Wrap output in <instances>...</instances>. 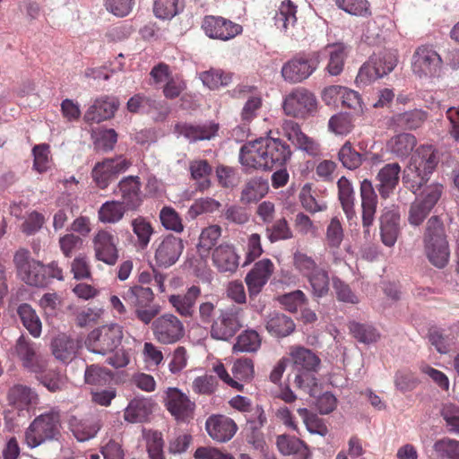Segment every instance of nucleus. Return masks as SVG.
Wrapping results in <instances>:
<instances>
[{
    "label": "nucleus",
    "instance_id": "obj_1",
    "mask_svg": "<svg viewBox=\"0 0 459 459\" xmlns=\"http://www.w3.org/2000/svg\"><path fill=\"white\" fill-rule=\"evenodd\" d=\"M291 156L288 144L278 138H259L240 148L239 161L247 168L272 170L281 168Z\"/></svg>",
    "mask_w": 459,
    "mask_h": 459
},
{
    "label": "nucleus",
    "instance_id": "obj_2",
    "mask_svg": "<svg viewBox=\"0 0 459 459\" xmlns=\"http://www.w3.org/2000/svg\"><path fill=\"white\" fill-rule=\"evenodd\" d=\"M290 355L293 362L295 387L312 397L317 396L320 389L315 374L320 368L321 360L318 356L303 347L293 348Z\"/></svg>",
    "mask_w": 459,
    "mask_h": 459
},
{
    "label": "nucleus",
    "instance_id": "obj_3",
    "mask_svg": "<svg viewBox=\"0 0 459 459\" xmlns=\"http://www.w3.org/2000/svg\"><path fill=\"white\" fill-rule=\"evenodd\" d=\"M439 158L432 145H420L412 154L403 176L404 184L413 194L426 184L435 170Z\"/></svg>",
    "mask_w": 459,
    "mask_h": 459
},
{
    "label": "nucleus",
    "instance_id": "obj_4",
    "mask_svg": "<svg viewBox=\"0 0 459 459\" xmlns=\"http://www.w3.org/2000/svg\"><path fill=\"white\" fill-rule=\"evenodd\" d=\"M424 244L429 262L436 267H445L448 262L449 250L443 223L437 216H432L427 222Z\"/></svg>",
    "mask_w": 459,
    "mask_h": 459
},
{
    "label": "nucleus",
    "instance_id": "obj_5",
    "mask_svg": "<svg viewBox=\"0 0 459 459\" xmlns=\"http://www.w3.org/2000/svg\"><path fill=\"white\" fill-rule=\"evenodd\" d=\"M123 338L122 327L117 324L102 325L92 330L87 336L85 345L95 354H111L120 345Z\"/></svg>",
    "mask_w": 459,
    "mask_h": 459
},
{
    "label": "nucleus",
    "instance_id": "obj_6",
    "mask_svg": "<svg viewBox=\"0 0 459 459\" xmlns=\"http://www.w3.org/2000/svg\"><path fill=\"white\" fill-rule=\"evenodd\" d=\"M316 107V96L303 87L294 88L283 97L282 100L284 114L296 118H306L313 115Z\"/></svg>",
    "mask_w": 459,
    "mask_h": 459
},
{
    "label": "nucleus",
    "instance_id": "obj_7",
    "mask_svg": "<svg viewBox=\"0 0 459 459\" xmlns=\"http://www.w3.org/2000/svg\"><path fill=\"white\" fill-rule=\"evenodd\" d=\"M59 433V417L56 413L38 416L25 432V442L30 448L54 439Z\"/></svg>",
    "mask_w": 459,
    "mask_h": 459
},
{
    "label": "nucleus",
    "instance_id": "obj_8",
    "mask_svg": "<svg viewBox=\"0 0 459 459\" xmlns=\"http://www.w3.org/2000/svg\"><path fill=\"white\" fill-rule=\"evenodd\" d=\"M397 63L396 56L391 52L374 54L359 69L356 83L368 85L375 80L391 73Z\"/></svg>",
    "mask_w": 459,
    "mask_h": 459
},
{
    "label": "nucleus",
    "instance_id": "obj_9",
    "mask_svg": "<svg viewBox=\"0 0 459 459\" xmlns=\"http://www.w3.org/2000/svg\"><path fill=\"white\" fill-rule=\"evenodd\" d=\"M242 313V308L234 306L221 309L212 323L211 337L218 341H230L243 326Z\"/></svg>",
    "mask_w": 459,
    "mask_h": 459
},
{
    "label": "nucleus",
    "instance_id": "obj_10",
    "mask_svg": "<svg viewBox=\"0 0 459 459\" xmlns=\"http://www.w3.org/2000/svg\"><path fill=\"white\" fill-rule=\"evenodd\" d=\"M228 94L232 99L246 100L239 114L243 124H250L260 115L263 108V98L255 86L239 83L232 90L228 91Z\"/></svg>",
    "mask_w": 459,
    "mask_h": 459
},
{
    "label": "nucleus",
    "instance_id": "obj_11",
    "mask_svg": "<svg viewBox=\"0 0 459 459\" xmlns=\"http://www.w3.org/2000/svg\"><path fill=\"white\" fill-rule=\"evenodd\" d=\"M154 339L161 344H174L179 342L186 333L183 322L172 313L157 316L152 324Z\"/></svg>",
    "mask_w": 459,
    "mask_h": 459
},
{
    "label": "nucleus",
    "instance_id": "obj_12",
    "mask_svg": "<svg viewBox=\"0 0 459 459\" xmlns=\"http://www.w3.org/2000/svg\"><path fill=\"white\" fill-rule=\"evenodd\" d=\"M411 68L417 76L430 78L438 76L442 69V58L432 48H418L411 59Z\"/></svg>",
    "mask_w": 459,
    "mask_h": 459
},
{
    "label": "nucleus",
    "instance_id": "obj_13",
    "mask_svg": "<svg viewBox=\"0 0 459 459\" xmlns=\"http://www.w3.org/2000/svg\"><path fill=\"white\" fill-rule=\"evenodd\" d=\"M152 247L157 265L168 268L179 259L184 250V244L180 238L169 234L156 239Z\"/></svg>",
    "mask_w": 459,
    "mask_h": 459
},
{
    "label": "nucleus",
    "instance_id": "obj_14",
    "mask_svg": "<svg viewBox=\"0 0 459 459\" xmlns=\"http://www.w3.org/2000/svg\"><path fill=\"white\" fill-rule=\"evenodd\" d=\"M14 263L20 276L27 284L35 287H44L48 284L45 265L39 261L30 259L28 251L22 249L16 252Z\"/></svg>",
    "mask_w": 459,
    "mask_h": 459
},
{
    "label": "nucleus",
    "instance_id": "obj_15",
    "mask_svg": "<svg viewBox=\"0 0 459 459\" xmlns=\"http://www.w3.org/2000/svg\"><path fill=\"white\" fill-rule=\"evenodd\" d=\"M131 166V162L122 156L115 159H106L96 163L91 177L96 186L105 189L120 173L125 172Z\"/></svg>",
    "mask_w": 459,
    "mask_h": 459
},
{
    "label": "nucleus",
    "instance_id": "obj_16",
    "mask_svg": "<svg viewBox=\"0 0 459 459\" xmlns=\"http://www.w3.org/2000/svg\"><path fill=\"white\" fill-rule=\"evenodd\" d=\"M118 238L111 231L100 230L92 238L94 256L108 265H115L118 260Z\"/></svg>",
    "mask_w": 459,
    "mask_h": 459
},
{
    "label": "nucleus",
    "instance_id": "obj_17",
    "mask_svg": "<svg viewBox=\"0 0 459 459\" xmlns=\"http://www.w3.org/2000/svg\"><path fill=\"white\" fill-rule=\"evenodd\" d=\"M202 29L211 39L230 40L239 35L242 26L221 16L208 15L204 18Z\"/></svg>",
    "mask_w": 459,
    "mask_h": 459
},
{
    "label": "nucleus",
    "instance_id": "obj_18",
    "mask_svg": "<svg viewBox=\"0 0 459 459\" xmlns=\"http://www.w3.org/2000/svg\"><path fill=\"white\" fill-rule=\"evenodd\" d=\"M318 63L317 57L295 56L283 65L281 75L286 82H301L316 71Z\"/></svg>",
    "mask_w": 459,
    "mask_h": 459
},
{
    "label": "nucleus",
    "instance_id": "obj_19",
    "mask_svg": "<svg viewBox=\"0 0 459 459\" xmlns=\"http://www.w3.org/2000/svg\"><path fill=\"white\" fill-rule=\"evenodd\" d=\"M37 344L22 334L16 341L15 352L22 366L33 373L42 372L47 367V359L37 352Z\"/></svg>",
    "mask_w": 459,
    "mask_h": 459
},
{
    "label": "nucleus",
    "instance_id": "obj_20",
    "mask_svg": "<svg viewBox=\"0 0 459 459\" xmlns=\"http://www.w3.org/2000/svg\"><path fill=\"white\" fill-rule=\"evenodd\" d=\"M274 272L273 263L264 258L256 262L245 278L250 298L261 292Z\"/></svg>",
    "mask_w": 459,
    "mask_h": 459
},
{
    "label": "nucleus",
    "instance_id": "obj_21",
    "mask_svg": "<svg viewBox=\"0 0 459 459\" xmlns=\"http://www.w3.org/2000/svg\"><path fill=\"white\" fill-rule=\"evenodd\" d=\"M208 435L215 441L225 443L230 440L238 430L235 421L225 415L215 414L208 417L205 422Z\"/></svg>",
    "mask_w": 459,
    "mask_h": 459
},
{
    "label": "nucleus",
    "instance_id": "obj_22",
    "mask_svg": "<svg viewBox=\"0 0 459 459\" xmlns=\"http://www.w3.org/2000/svg\"><path fill=\"white\" fill-rule=\"evenodd\" d=\"M7 400L19 414L24 415L38 404L39 395L31 387L17 384L9 389Z\"/></svg>",
    "mask_w": 459,
    "mask_h": 459
},
{
    "label": "nucleus",
    "instance_id": "obj_23",
    "mask_svg": "<svg viewBox=\"0 0 459 459\" xmlns=\"http://www.w3.org/2000/svg\"><path fill=\"white\" fill-rule=\"evenodd\" d=\"M218 125L212 122L204 124L178 123L175 126L177 137H184L190 143L210 140L215 136Z\"/></svg>",
    "mask_w": 459,
    "mask_h": 459
},
{
    "label": "nucleus",
    "instance_id": "obj_24",
    "mask_svg": "<svg viewBox=\"0 0 459 459\" xmlns=\"http://www.w3.org/2000/svg\"><path fill=\"white\" fill-rule=\"evenodd\" d=\"M400 231V212L394 206L385 207L380 217L381 240L386 247L396 243Z\"/></svg>",
    "mask_w": 459,
    "mask_h": 459
},
{
    "label": "nucleus",
    "instance_id": "obj_25",
    "mask_svg": "<svg viewBox=\"0 0 459 459\" xmlns=\"http://www.w3.org/2000/svg\"><path fill=\"white\" fill-rule=\"evenodd\" d=\"M165 405L168 411L180 420L187 419L195 408V403L178 388H169L166 393Z\"/></svg>",
    "mask_w": 459,
    "mask_h": 459
},
{
    "label": "nucleus",
    "instance_id": "obj_26",
    "mask_svg": "<svg viewBox=\"0 0 459 459\" xmlns=\"http://www.w3.org/2000/svg\"><path fill=\"white\" fill-rule=\"evenodd\" d=\"M282 132L299 149L306 152L309 155H316L319 152V145L313 139L307 136L300 129L298 123L293 120H284L282 123Z\"/></svg>",
    "mask_w": 459,
    "mask_h": 459
},
{
    "label": "nucleus",
    "instance_id": "obj_27",
    "mask_svg": "<svg viewBox=\"0 0 459 459\" xmlns=\"http://www.w3.org/2000/svg\"><path fill=\"white\" fill-rule=\"evenodd\" d=\"M118 194L121 201L127 209L136 210L143 202L141 192V182L137 176L123 178L117 185Z\"/></svg>",
    "mask_w": 459,
    "mask_h": 459
},
{
    "label": "nucleus",
    "instance_id": "obj_28",
    "mask_svg": "<svg viewBox=\"0 0 459 459\" xmlns=\"http://www.w3.org/2000/svg\"><path fill=\"white\" fill-rule=\"evenodd\" d=\"M118 100L114 97L97 99L84 114L86 122L100 123L112 117L118 108Z\"/></svg>",
    "mask_w": 459,
    "mask_h": 459
},
{
    "label": "nucleus",
    "instance_id": "obj_29",
    "mask_svg": "<svg viewBox=\"0 0 459 459\" xmlns=\"http://www.w3.org/2000/svg\"><path fill=\"white\" fill-rule=\"evenodd\" d=\"M337 195L348 221H356L358 217L355 209V191L351 181L346 177H342L337 181Z\"/></svg>",
    "mask_w": 459,
    "mask_h": 459
},
{
    "label": "nucleus",
    "instance_id": "obj_30",
    "mask_svg": "<svg viewBox=\"0 0 459 459\" xmlns=\"http://www.w3.org/2000/svg\"><path fill=\"white\" fill-rule=\"evenodd\" d=\"M200 294V288L194 285L183 294L170 295L169 302L181 316L192 317L195 312V303Z\"/></svg>",
    "mask_w": 459,
    "mask_h": 459
},
{
    "label": "nucleus",
    "instance_id": "obj_31",
    "mask_svg": "<svg viewBox=\"0 0 459 459\" xmlns=\"http://www.w3.org/2000/svg\"><path fill=\"white\" fill-rule=\"evenodd\" d=\"M401 167L398 163L385 165L377 173V191L382 198H387L399 183Z\"/></svg>",
    "mask_w": 459,
    "mask_h": 459
},
{
    "label": "nucleus",
    "instance_id": "obj_32",
    "mask_svg": "<svg viewBox=\"0 0 459 459\" xmlns=\"http://www.w3.org/2000/svg\"><path fill=\"white\" fill-rule=\"evenodd\" d=\"M238 259L231 245H220L212 252V263L221 273H234L238 267Z\"/></svg>",
    "mask_w": 459,
    "mask_h": 459
},
{
    "label": "nucleus",
    "instance_id": "obj_33",
    "mask_svg": "<svg viewBox=\"0 0 459 459\" xmlns=\"http://www.w3.org/2000/svg\"><path fill=\"white\" fill-rule=\"evenodd\" d=\"M297 5L290 0L281 3L273 17L274 25L288 36H292V29L297 22Z\"/></svg>",
    "mask_w": 459,
    "mask_h": 459
},
{
    "label": "nucleus",
    "instance_id": "obj_34",
    "mask_svg": "<svg viewBox=\"0 0 459 459\" xmlns=\"http://www.w3.org/2000/svg\"><path fill=\"white\" fill-rule=\"evenodd\" d=\"M153 403L143 396H136L130 401L125 410L124 418L130 423H141L148 420L152 411Z\"/></svg>",
    "mask_w": 459,
    "mask_h": 459
},
{
    "label": "nucleus",
    "instance_id": "obj_35",
    "mask_svg": "<svg viewBox=\"0 0 459 459\" xmlns=\"http://www.w3.org/2000/svg\"><path fill=\"white\" fill-rule=\"evenodd\" d=\"M361 217H364L366 222L371 218H375L377 206V195L373 184L368 179H364L359 187Z\"/></svg>",
    "mask_w": 459,
    "mask_h": 459
},
{
    "label": "nucleus",
    "instance_id": "obj_36",
    "mask_svg": "<svg viewBox=\"0 0 459 459\" xmlns=\"http://www.w3.org/2000/svg\"><path fill=\"white\" fill-rule=\"evenodd\" d=\"M324 51L328 56L326 71L330 75H339L344 67V62L349 53L348 47L343 43H336L326 46Z\"/></svg>",
    "mask_w": 459,
    "mask_h": 459
},
{
    "label": "nucleus",
    "instance_id": "obj_37",
    "mask_svg": "<svg viewBox=\"0 0 459 459\" xmlns=\"http://www.w3.org/2000/svg\"><path fill=\"white\" fill-rule=\"evenodd\" d=\"M17 316L29 333L39 338L42 332V323L36 310L28 303H22L16 308Z\"/></svg>",
    "mask_w": 459,
    "mask_h": 459
},
{
    "label": "nucleus",
    "instance_id": "obj_38",
    "mask_svg": "<svg viewBox=\"0 0 459 459\" xmlns=\"http://www.w3.org/2000/svg\"><path fill=\"white\" fill-rule=\"evenodd\" d=\"M266 330L274 336L284 337L295 329V324L290 317L279 312H272L265 321Z\"/></svg>",
    "mask_w": 459,
    "mask_h": 459
},
{
    "label": "nucleus",
    "instance_id": "obj_39",
    "mask_svg": "<svg viewBox=\"0 0 459 459\" xmlns=\"http://www.w3.org/2000/svg\"><path fill=\"white\" fill-rule=\"evenodd\" d=\"M51 346L53 355L64 363L72 361L78 350L77 342L65 334L57 335L53 340Z\"/></svg>",
    "mask_w": 459,
    "mask_h": 459
},
{
    "label": "nucleus",
    "instance_id": "obj_40",
    "mask_svg": "<svg viewBox=\"0 0 459 459\" xmlns=\"http://www.w3.org/2000/svg\"><path fill=\"white\" fill-rule=\"evenodd\" d=\"M127 206L120 201H107L98 211V219L102 223L115 224L120 221L126 211Z\"/></svg>",
    "mask_w": 459,
    "mask_h": 459
},
{
    "label": "nucleus",
    "instance_id": "obj_41",
    "mask_svg": "<svg viewBox=\"0 0 459 459\" xmlns=\"http://www.w3.org/2000/svg\"><path fill=\"white\" fill-rule=\"evenodd\" d=\"M125 301L134 308L145 307L153 301V292L149 287L134 285L123 292Z\"/></svg>",
    "mask_w": 459,
    "mask_h": 459
},
{
    "label": "nucleus",
    "instance_id": "obj_42",
    "mask_svg": "<svg viewBox=\"0 0 459 459\" xmlns=\"http://www.w3.org/2000/svg\"><path fill=\"white\" fill-rule=\"evenodd\" d=\"M417 140L411 134H400L392 137L388 143V150L399 158H406L416 146Z\"/></svg>",
    "mask_w": 459,
    "mask_h": 459
},
{
    "label": "nucleus",
    "instance_id": "obj_43",
    "mask_svg": "<svg viewBox=\"0 0 459 459\" xmlns=\"http://www.w3.org/2000/svg\"><path fill=\"white\" fill-rule=\"evenodd\" d=\"M232 73L214 68L202 72L199 74V78L204 85L210 90H217L220 87L228 86L232 82Z\"/></svg>",
    "mask_w": 459,
    "mask_h": 459
},
{
    "label": "nucleus",
    "instance_id": "obj_44",
    "mask_svg": "<svg viewBox=\"0 0 459 459\" xmlns=\"http://www.w3.org/2000/svg\"><path fill=\"white\" fill-rule=\"evenodd\" d=\"M268 192V184L265 180L255 178L250 179L244 186L240 200L242 203L250 204L264 197Z\"/></svg>",
    "mask_w": 459,
    "mask_h": 459
},
{
    "label": "nucleus",
    "instance_id": "obj_45",
    "mask_svg": "<svg viewBox=\"0 0 459 459\" xmlns=\"http://www.w3.org/2000/svg\"><path fill=\"white\" fill-rule=\"evenodd\" d=\"M131 227L137 238L136 247L142 250L147 248L154 232L151 222L145 218L138 216L132 220Z\"/></svg>",
    "mask_w": 459,
    "mask_h": 459
},
{
    "label": "nucleus",
    "instance_id": "obj_46",
    "mask_svg": "<svg viewBox=\"0 0 459 459\" xmlns=\"http://www.w3.org/2000/svg\"><path fill=\"white\" fill-rule=\"evenodd\" d=\"M307 280L315 298L320 299L327 295L329 291V273L325 269L316 270Z\"/></svg>",
    "mask_w": 459,
    "mask_h": 459
},
{
    "label": "nucleus",
    "instance_id": "obj_47",
    "mask_svg": "<svg viewBox=\"0 0 459 459\" xmlns=\"http://www.w3.org/2000/svg\"><path fill=\"white\" fill-rule=\"evenodd\" d=\"M427 118V114L421 109H413L394 116V122L404 129H416L420 127Z\"/></svg>",
    "mask_w": 459,
    "mask_h": 459
},
{
    "label": "nucleus",
    "instance_id": "obj_48",
    "mask_svg": "<svg viewBox=\"0 0 459 459\" xmlns=\"http://www.w3.org/2000/svg\"><path fill=\"white\" fill-rule=\"evenodd\" d=\"M260 335L256 331L249 329L238 336L233 351L235 352H255L260 348Z\"/></svg>",
    "mask_w": 459,
    "mask_h": 459
},
{
    "label": "nucleus",
    "instance_id": "obj_49",
    "mask_svg": "<svg viewBox=\"0 0 459 459\" xmlns=\"http://www.w3.org/2000/svg\"><path fill=\"white\" fill-rule=\"evenodd\" d=\"M71 426L74 436L80 442L94 437L100 429L98 420L94 419L75 421Z\"/></svg>",
    "mask_w": 459,
    "mask_h": 459
},
{
    "label": "nucleus",
    "instance_id": "obj_50",
    "mask_svg": "<svg viewBox=\"0 0 459 459\" xmlns=\"http://www.w3.org/2000/svg\"><path fill=\"white\" fill-rule=\"evenodd\" d=\"M443 186L440 184L432 183L423 186L416 192V200L430 211L436 205L441 196Z\"/></svg>",
    "mask_w": 459,
    "mask_h": 459
},
{
    "label": "nucleus",
    "instance_id": "obj_51",
    "mask_svg": "<svg viewBox=\"0 0 459 459\" xmlns=\"http://www.w3.org/2000/svg\"><path fill=\"white\" fill-rule=\"evenodd\" d=\"M265 235L271 243L290 239L293 237L292 230L284 218L279 219L271 225H268L265 229Z\"/></svg>",
    "mask_w": 459,
    "mask_h": 459
},
{
    "label": "nucleus",
    "instance_id": "obj_52",
    "mask_svg": "<svg viewBox=\"0 0 459 459\" xmlns=\"http://www.w3.org/2000/svg\"><path fill=\"white\" fill-rule=\"evenodd\" d=\"M46 368L42 372L37 373L39 382L50 392L63 390L66 385V377L58 371Z\"/></svg>",
    "mask_w": 459,
    "mask_h": 459
},
{
    "label": "nucleus",
    "instance_id": "obj_53",
    "mask_svg": "<svg viewBox=\"0 0 459 459\" xmlns=\"http://www.w3.org/2000/svg\"><path fill=\"white\" fill-rule=\"evenodd\" d=\"M299 200L305 210L315 213L326 209V204L323 200L316 199V193L312 191L310 184H306L300 190Z\"/></svg>",
    "mask_w": 459,
    "mask_h": 459
},
{
    "label": "nucleus",
    "instance_id": "obj_54",
    "mask_svg": "<svg viewBox=\"0 0 459 459\" xmlns=\"http://www.w3.org/2000/svg\"><path fill=\"white\" fill-rule=\"evenodd\" d=\"M85 383L95 386H104L112 379V374L109 370L92 364L88 366L84 373Z\"/></svg>",
    "mask_w": 459,
    "mask_h": 459
},
{
    "label": "nucleus",
    "instance_id": "obj_55",
    "mask_svg": "<svg viewBox=\"0 0 459 459\" xmlns=\"http://www.w3.org/2000/svg\"><path fill=\"white\" fill-rule=\"evenodd\" d=\"M349 328L353 337L365 344L376 342L380 337L376 328L369 325L352 322Z\"/></svg>",
    "mask_w": 459,
    "mask_h": 459
},
{
    "label": "nucleus",
    "instance_id": "obj_56",
    "mask_svg": "<svg viewBox=\"0 0 459 459\" xmlns=\"http://www.w3.org/2000/svg\"><path fill=\"white\" fill-rule=\"evenodd\" d=\"M338 159L348 169H355L363 162V154L353 149L350 142H346L338 152Z\"/></svg>",
    "mask_w": 459,
    "mask_h": 459
},
{
    "label": "nucleus",
    "instance_id": "obj_57",
    "mask_svg": "<svg viewBox=\"0 0 459 459\" xmlns=\"http://www.w3.org/2000/svg\"><path fill=\"white\" fill-rule=\"evenodd\" d=\"M297 411L303 419L304 424L309 433L321 437H325L327 434L328 429L326 426L316 415L310 413L306 408H299Z\"/></svg>",
    "mask_w": 459,
    "mask_h": 459
},
{
    "label": "nucleus",
    "instance_id": "obj_58",
    "mask_svg": "<svg viewBox=\"0 0 459 459\" xmlns=\"http://www.w3.org/2000/svg\"><path fill=\"white\" fill-rule=\"evenodd\" d=\"M160 220L162 226L171 231L180 233L184 230L182 219L175 209L165 206L160 212Z\"/></svg>",
    "mask_w": 459,
    "mask_h": 459
},
{
    "label": "nucleus",
    "instance_id": "obj_59",
    "mask_svg": "<svg viewBox=\"0 0 459 459\" xmlns=\"http://www.w3.org/2000/svg\"><path fill=\"white\" fill-rule=\"evenodd\" d=\"M437 455L441 458L459 459V441L451 438H442L433 446Z\"/></svg>",
    "mask_w": 459,
    "mask_h": 459
},
{
    "label": "nucleus",
    "instance_id": "obj_60",
    "mask_svg": "<svg viewBox=\"0 0 459 459\" xmlns=\"http://www.w3.org/2000/svg\"><path fill=\"white\" fill-rule=\"evenodd\" d=\"M328 127L335 134L346 135L353 128L352 117L347 113L336 114L329 119Z\"/></svg>",
    "mask_w": 459,
    "mask_h": 459
},
{
    "label": "nucleus",
    "instance_id": "obj_61",
    "mask_svg": "<svg viewBox=\"0 0 459 459\" xmlns=\"http://www.w3.org/2000/svg\"><path fill=\"white\" fill-rule=\"evenodd\" d=\"M181 11L178 0H157L154 2L153 13L161 20H170Z\"/></svg>",
    "mask_w": 459,
    "mask_h": 459
},
{
    "label": "nucleus",
    "instance_id": "obj_62",
    "mask_svg": "<svg viewBox=\"0 0 459 459\" xmlns=\"http://www.w3.org/2000/svg\"><path fill=\"white\" fill-rule=\"evenodd\" d=\"M343 237V229L340 220L337 217L332 218L326 228V245L331 248H339Z\"/></svg>",
    "mask_w": 459,
    "mask_h": 459
},
{
    "label": "nucleus",
    "instance_id": "obj_63",
    "mask_svg": "<svg viewBox=\"0 0 459 459\" xmlns=\"http://www.w3.org/2000/svg\"><path fill=\"white\" fill-rule=\"evenodd\" d=\"M221 229L218 225H211L201 232L198 243L200 252H207L212 249L221 237Z\"/></svg>",
    "mask_w": 459,
    "mask_h": 459
},
{
    "label": "nucleus",
    "instance_id": "obj_64",
    "mask_svg": "<svg viewBox=\"0 0 459 459\" xmlns=\"http://www.w3.org/2000/svg\"><path fill=\"white\" fill-rule=\"evenodd\" d=\"M441 415L449 432L459 434V405L452 403H444Z\"/></svg>",
    "mask_w": 459,
    "mask_h": 459
}]
</instances>
